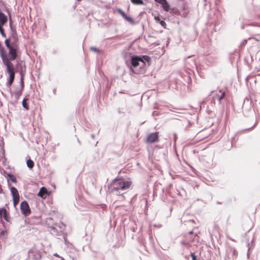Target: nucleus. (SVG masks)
Wrapping results in <instances>:
<instances>
[{
    "mask_svg": "<svg viewBox=\"0 0 260 260\" xmlns=\"http://www.w3.org/2000/svg\"><path fill=\"white\" fill-rule=\"evenodd\" d=\"M21 213L24 215H28L30 213V209L26 201H23L20 205Z\"/></svg>",
    "mask_w": 260,
    "mask_h": 260,
    "instance_id": "obj_4",
    "label": "nucleus"
},
{
    "mask_svg": "<svg viewBox=\"0 0 260 260\" xmlns=\"http://www.w3.org/2000/svg\"><path fill=\"white\" fill-rule=\"evenodd\" d=\"M20 86L19 87L21 88V89H23L24 87V81H23L24 73L23 72L22 70H21L20 71Z\"/></svg>",
    "mask_w": 260,
    "mask_h": 260,
    "instance_id": "obj_9",
    "label": "nucleus"
},
{
    "mask_svg": "<svg viewBox=\"0 0 260 260\" xmlns=\"http://www.w3.org/2000/svg\"><path fill=\"white\" fill-rule=\"evenodd\" d=\"M50 232L53 234V235H58V233L57 232V229L54 227V226H51L50 228Z\"/></svg>",
    "mask_w": 260,
    "mask_h": 260,
    "instance_id": "obj_14",
    "label": "nucleus"
},
{
    "mask_svg": "<svg viewBox=\"0 0 260 260\" xmlns=\"http://www.w3.org/2000/svg\"><path fill=\"white\" fill-rule=\"evenodd\" d=\"M11 192L13 198L19 197L18 191L15 187L11 188Z\"/></svg>",
    "mask_w": 260,
    "mask_h": 260,
    "instance_id": "obj_11",
    "label": "nucleus"
},
{
    "mask_svg": "<svg viewBox=\"0 0 260 260\" xmlns=\"http://www.w3.org/2000/svg\"><path fill=\"white\" fill-rule=\"evenodd\" d=\"M124 19L131 24L134 23V20L129 16H127Z\"/></svg>",
    "mask_w": 260,
    "mask_h": 260,
    "instance_id": "obj_19",
    "label": "nucleus"
},
{
    "mask_svg": "<svg viewBox=\"0 0 260 260\" xmlns=\"http://www.w3.org/2000/svg\"><path fill=\"white\" fill-rule=\"evenodd\" d=\"M197 237V235L194 236V238H196Z\"/></svg>",
    "mask_w": 260,
    "mask_h": 260,
    "instance_id": "obj_37",
    "label": "nucleus"
},
{
    "mask_svg": "<svg viewBox=\"0 0 260 260\" xmlns=\"http://www.w3.org/2000/svg\"><path fill=\"white\" fill-rule=\"evenodd\" d=\"M131 184V181L122 179H116L111 183L110 188L112 192H115L117 195H122L124 193V191L130 187Z\"/></svg>",
    "mask_w": 260,
    "mask_h": 260,
    "instance_id": "obj_1",
    "label": "nucleus"
},
{
    "mask_svg": "<svg viewBox=\"0 0 260 260\" xmlns=\"http://www.w3.org/2000/svg\"><path fill=\"white\" fill-rule=\"evenodd\" d=\"M159 23L161 26H162L164 28H166V23L164 21L161 20Z\"/></svg>",
    "mask_w": 260,
    "mask_h": 260,
    "instance_id": "obj_23",
    "label": "nucleus"
},
{
    "mask_svg": "<svg viewBox=\"0 0 260 260\" xmlns=\"http://www.w3.org/2000/svg\"><path fill=\"white\" fill-rule=\"evenodd\" d=\"M63 239L64 240L65 242H66V235L64 234H63Z\"/></svg>",
    "mask_w": 260,
    "mask_h": 260,
    "instance_id": "obj_32",
    "label": "nucleus"
},
{
    "mask_svg": "<svg viewBox=\"0 0 260 260\" xmlns=\"http://www.w3.org/2000/svg\"><path fill=\"white\" fill-rule=\"evenodd\" d=\"M0 217L1 218H4V219L7 222H10V217L9 213L7 212V210L5 208H2L0 209Z\"/></svg>",
    "mask_w": 260,
    "mask_h": 260,
    "instance_id": "obj_6",
    "label": "nucleus"
},
{
    "mask_svg": "<svg viewBox=\"0 0 260 260\" xmlns=\"http://www.w3.org/2000/svg\"><path fill=\"white\" fill-rule=\"evenodd\" d=\"M53 256L58 257L60 259V260H65L63 257L59 256L56 253L53 254Z\"/></svg>",
    "mask_w": 260,
    "mask_h": 260,
    "instance_id": "obj_24",
    "label": "nucleus"
},
{
    "mask_svg": "<svg viewBox=\"0 0 260 260\" xmlns=\"http://www.w3.org/2000/svg\"><path fill=\"white\" fill-rule=\"evenodd\" d=\"M158 134L157 132H155L149 134L147 137V142L152 143L157 141L158 139Z\"/></svg>",
    "mask_w": 260,
    "mask_h": 260,
    "instance_id": "obj_5",
    "label": "nucleus"
},
{
    "mask_svg": "<svg viewBox=\"0 0 260 260\" xmlns=\"http://www.w3.org/2000/svg\"><path fill=\"white\" fill-rule=\"evenodd\" d=\"M246 41H247V40H245L244 41V42H243V43H246Z\"/></svg>",
    "mask_w": 260,
    "mask_h": 260,
    "instance_id": "obj_34",
    "label": "nucleus"
},
{
    "mask_svg": "<svg viewBox=\"0 0 260 260\" xmlns=\"http://www.w3.org/2000/svg\"><path fill=\"white\" fill-rule=\"evenodd\" d=\"M5 43L9 50V59H10V61L15 60L17 56L16 48L10 43L9 40L8 39L5 40Z\"/></svg>",
    "mask_w": 260,
    "mask_h": 260,
    "instance_id": "obj_3",
    "label": "nucleus"
},
{
    "mask_svg": "<svg viewBox=\"0 0 260 260\" xmlns=\"http://www.w3.org/2000/svg\"><path fill=\"white\" fill-rule=\"evenodd\" d=\"M161 6H162V8H164V9L166 11L168 12L169 11L170 6H169V3L167 2V1L166 0L165 1V2H164L162 3V4H161Z\"/></svg>",
    "mask_w": 260,
    "mask_h": 260,
    "instance_id": "obj_12",
    "label": "nucleus"
},
{
    "mask_svg": "<svg viewBox=\"0 0 260 260\" xmlns=\"http://www.w3.org/2000/svg\"><path fill=\"white\" fill-rule=\"evenodd\" d=\"M131 62L132 64L131 69L133 72L135 74L143 72L146 63L142 58L138 56H133L131 57Z\"/></svg>",
    "mask_w": 260,
    "mask_h": 260,
    "instance_id": "obj_2",
    "label": "nucleus"
},
{
    "mask_svg": "<svg viewBox=\"0 0 260 260\" xmlns=\"http://www.w3.org/2000/svg\"><path fill=\"white\" fill-rule=\"evenodd\" d=\"M90 49L91 50H93V51H94L95 52H98V49L96 48H95V47H92L90 48Z\"/></svg>",
    "mask_w": 260,
    "mask_h": 260,
    "instance_id": "obj_27",
    "label": "nucleus"
},
{
    "mask_svg": "<svg viewBox=\"0 0 260 260\" xmlns=\"http://www.w3.org/2000/svg\"><path fill=\"white\" fill-rule=\"evenodd\" d=\"M192 62H193V63L194 65H196V64H195V63H194V62L193 61H192Z\"/></svg>",
    "mask_w": 260,
    "mask_h": 260,
    "instance_id": "obj_36",
    "label": "nucleus"
},
{
    "mask_svg": "<svg viewBox=\"0 0 260 260\" xmlns=\"http://www.w3.org/2000/svg\"><path fill=\"white\" fill-rule=\"evenodd\" d=\"M224 96H225V92H222V93L220 95H217V99H218L219 103H221V100L223 99Z\"/></svg>",
    "mask_w": 260,
    "mask_h": 260,
    "instance_id": "obj_16",
    "label": "nucleus"
},
{
    "mask_svg": "<svg viewBox=\"0 0 260 260\" xmlns=\"http://www.w3.org/2000/svg\"><path fill=\"white\" fill-rule=\"evenodd\" d=\"M13 202L14 206H16L19 202V197L13 198Z\"/></svg>",
    "mask_w": 260,
    "mask_h": 260,
    "instance_id": "obj_18",
    "label": "nucleus"
},
{
    "mask_svg": "<svg viewBox=\"0 0 260 260\" xmlns=\"http://www.w3.org/2000/svg\"><path fill=\"white\" fill-rule=\"evenodd\" d=\"M143 57L146 60H147L149 59V57L146 55L143 56Z\"/></svg>",
    "mask_w": 260,
    "mask_h": 260,
    "instance_id": "obj_30",
    "label": "nucleus"
},
{
    "mask_svg": "<svg viewBox=\"0 0 260 260\" xmlns=\"http://www.w3.org/2000/svg\"><path fill=\"white\" fill-rule=\"evenodd\" d=\"M0 33L3 37H6V34L4 29L2 26H0Z\"/></svg>",
    "mask_w": 260,
    "mask_h": 260,
    "instance_id": "obj_22",
    "label": "nucleus"
},
{
    "mask_svg": "<svg viewBox=\"0 0 260 260\" xmlns=\"http://www.w3.org/2000/svg\"><path fill=\"white\" fill-rule=\"evenodd\" d=\"M256 123L253 125L252 126V127H250V128H247V129H245L244 130H243V132H246V131H250V129H251L254 126H255Z\"/></svg>",
    "mask_w": 260,
    "mask_h": 260,
    "instance_id": "obj_26",
    "label": "nucleus"
},
{
    "mask_svg": "<svg viewBox=\"0 0 260 260\" xmlns=\"http://www.w3.org/2000/svg\"><path fill=\"white\" fill-rule=\"evenodd\" d=\"M7 22V16L2 12H0V26H2Z\"/></svg>",
    "mask_w": 260,
    "mask_h": 260,
    "instance_id": "obj_8",
    "label": "nucleus"
},
{
    "mask_svg": "<svg viewBox=\"0 0 260 260\" xmlns=\"http://www.w3.org/2000/svg\"><path fill=\"white\" fill-rule=\"evenodd\" d=\"M59 233L62 234V232L60 231H59Z\"/></svg>",
    "mask_w": 260,
    "mask_h": 260,
    "instance_id": "obj_35",
    "label": "nucleus"
},
{
    "mask_svg": "<svg viewBox=\"0 0 260 260\" xmlns=\"http://www.w3.org/2000/svg\"><path fill=\"white\" fill-rule=\"evenodd\" d=\"M41 256L40 253L37 252L34 255L32 258L34 260H39L41 258Z\"/></svg>",
    "mask_w": 260,
    "mask_h": 260,
    "instance_id": "obj_17",
    "label": "nucleus"
},
{
    "mask_svg": "<svg viewBox=\"0 0 260 260\" xmlns=\"http://www.w3.org/2000/svg\"><path fill=\"white\" fill-rule=\"evenodd\" d=\"M91 138H93H93H94V135L93 134H92V135H91Z\"/></svg>",
    "mask_w": 260,
    "mask_h": 260,
    "instance_id": "obj_33",
    "label": "nucleus"
},
{
    "mask_svg": "<svg viewBox=\"0 0 260 260\" xmlns=\"http://www.w3.org/2000/svg\"><path fill=\"white\" fill-rule=\"evenodd\" d=\"M131 2L135 5H143V2L142 0H131Z\"/></svg>",
    "mask_w": 260,
    "mask_h": 260,
    "instance_id": "obj_15",
    "label": "nucleus"
},
{
    "mask_svg": "<svg viewBox=\"0 0 260 260\" xmlns=\"http://www.w3.org/2000/svg\"><path fill=\"white\" fill-rule=\"evenodd\" d=\"M186 240L181 241V243L182 244L188 245L190 243L192 242L194 240V239L192 238V237H190V236L187 237L186 236Z\"/></svg>",
    "mask_w": 260,
    "mask_h": 260,
    "instance_id": "obj_10",
    "label": "nucleus"
},
{
    "mask_svg": "<svg viewBox=\"0 0 260 260\" xmlns=\"http://www.w3.org/2000/svg\"><path fill=\"white\" fill-rule=\"evenodd\" d=\"M118 11L119 13L124 18H125L127 16L126 14L121 9H119Z\"/></svg>",
    "mask_w": 260,
    "mask_h": 260,
    "instance_id": "obj_21",
    "label": "nucleus"
},
{
    "mask_svg": "<svg viewBox=\"0 0 260 260\" xmlns=\"http://www.w3.org/2000/svg\"><path fill=\"white\" fill-rule=\"evenodd\" d=\"M250 78V76H247L246 78V80L247 81Z\"/></svg>",
    "mask_w": 260,
    "mask_h": 260,
    "instance_id": "obj_31",
    "label": "nucleus"
},
{
    "mask_svg": "<svg viewBox=\"0 0 260 260\" xmlns=\"http://www.w3.org/2000/svg\"><path fill=\"white\" fill-rule=\"evenodd\" d=\"M193 234V232L190 231L188 233V234L186 235V236L188 237L189 236H191Z\"/></svg>",
    "mask_w": 260,
    "mask_h": 260,
    "instance_id": "obj_28",
    "label": "nucleus"
},
{
    "mask_svg": "<svg viewBox=\"0 0 260 260\" xmlns=\"http://www.w3.org/2000/svg\"><path fill=\"white\" fill-rule=\"evenodd\" d=\"M38 196H40L41 197H43V193L41 191V190L39 191V192L38 193Z\"/></svg>",
    "mask_w": 260,
    "mask_h": 260,
    "instance_id": "obj_29",
    "label": "nucleus"
},
{
    "mask_svg": "<svg viewBox=\"0 0 260 260\" xmlns=\"http://www.w3.org/2000/svg\"><path fill=\"white\" fill-rule=\"evenodd\" d=\"M26 99H24L22 101V106L24 108L26 109V110H28L29 107L28 105L26 103Z\"/></svg>",
    "mask_w": 260,
    "mask_h": 260,
    "instance_id": "obj_20",
    "label": "nucleus"
},
{
    "mask_svg": "<svg viewBox=\"0 0 260 260\" xmlns=\"http://www.w3.org/2000/svg\"><path fill=\"white\" fill-rule=\"evenodd\" d=\"M190 255L192 260H197L194 253H191Z\"/></svg>",
    "mask_w": 260,
    "mask_h": 260,
    "instance_id": "obj_25",
    "label": "nucleus"
},
{
    "mask_svg": "<svg viewBox=\"0 0 260 260\" xmlns=\"http://www.w3.org/2000/svg\"><path fill=\"white\" fill-rule=\"evenodd\" d=\"M23 89H21V88L18 87L15 91H13L11 93V94L15 96V98L16 100H18L21 95L22 94V92Z\"/></svg>",
    "mask_w": 260,
    "mask_h": 260,
    "instance_id": "obj_7",
    "label": "nucleus"
},
{
    "mask_svg": "<svg viewBox=\"0 0 260 260\" xmlns=\"http://www.w3.org/2000/svg\"><path fill=\"white\" fill-rule=\"evenodd\" d=\"M26 164H27V167L29 168V169L32 168L34 166V161L30 159H29L27 160Z\"/></svg>",
    "mask_w": 260,
    "mask_h": 260,
    "instance_id": "obj_13",
    "label": "nucleus"
}]
</instances>
